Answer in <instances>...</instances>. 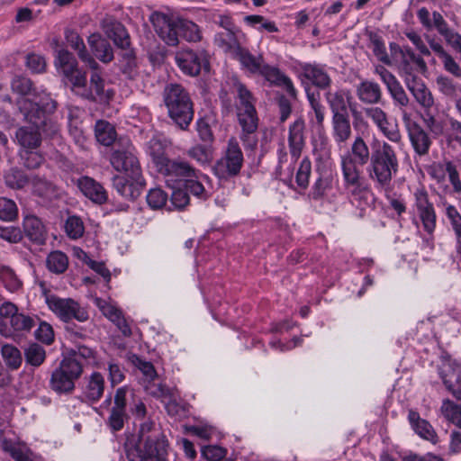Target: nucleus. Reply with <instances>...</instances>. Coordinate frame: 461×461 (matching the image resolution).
I'll use <instances>...</instances> for the list:
<instances>
[{
  "label": "nucleus",
  "mask_w": 461,
  "mask_h": 461,
  "mask_svg": "<svg viewBox=\"0 0 461 461\" xmlns=\"http://www.w3.org/2000/svg\"><path fill=\"white\" fill-rule=\"evenodd\" d=\"M113 168L122 175L113 177V186L125 199L134 200L142 193L146 182L135 148L128 138H120L110 156Z\"/></svg>",
  "instance_id": "1"
},
{
  "label": "nucleus",
  "mask_w": 461,
  "mask_h": 461,
  "mask_svg": "<svg viewBox=\"0 0 461 461\" xmlns=\"http://www.w3.org/2000/svg\"><path fill=\"white\" fill-rule=\"evenodd\" d=\"M156 33L168 46H177L179 36L189 42L202 40V32L192 21L175 17L162 12H154L149 17Z\"/></svg>",
  "instance_id": "2"
},
{
  "label": "nucleus",
  "mask_w": 461,
  "mask_h": 461,
  "mask_svg": "<svg viewBox=\"0 0 461 461\" xmlns=\"http://www.w3.org/2000/svg\"><path fill=\"white\" fill-rule=\"evenodd\" d=\"M399 171V159L395 149L386 141L374 147L366 174L378 190H388Z\"/></svg>",
  "instance_id": "3"
},
{
  "label": "nucleus",
  "mask_w": 461,
  "mask_h": 461,
  "mask_svg": "<svg viewBox=\"0 0 461 461\" xmlns=\"http://www.w3.org/2000/svg\"><path fill=\"white\" fill-rule=\"evenodd\" d=\"M18 106L24 119L29 123L42 127L47 136H54L59 131V125L47 115V112L56 108L55 102L45 91L33 90L31 98H20Z\"/></svg>",
  "instance_id": "4"
},
{
  "label": "nucleus",
  "mask_w": 461,
  "mask_h": 461,
  "mask_svg": "<svg viewBox=\"0 0 461 461\" xmlns=\"http://www.w3.org/2000/svg\"><path fill=\"white\" fill-rule=\"evenodd\" d=\"M163 102L174 123L183 131L187 130L194 118V104L185 88L180 84H167L163 91Z\"/></svg>",
  "instance_id": "5"
},
{
  "label": "nucleus",
  "mask_w": 461,
  "mask_h": 461,
  "mask_svg": "<svg viewBox=\"0 0 461 461\" xmlns=\"http://www.w3.org/2000/svg\"><path fill=\"white\" fill-rule=\"evenodd\" d=\"M63 81L75 95L82 98L106 101L111 97L110 91H104V80L95 73L91 74L88 83L86 73L77 68L65 75Z\"/></svg>",
  "instance_id": "6"
},
{
  "label": "nucleus",
  "mask_w": 461,
  "mask_h": 461,
  "mask_svg": "<svg viewBox=\"0 0 461 461\" xmlns=\"http://www.w3.org/2000/svg\"><path fill=\"white\" fill-rule=\"evenodd\" d=\"M82 373L83 366L80 362L76 358L64 357L50 375V387L59 394L71 393Z\"/></svg>",
  "instance_id": "7"
},
{
  "label": "nucleus",
  "mask_w": 461,
  "mask_h": 461,
  "mask_svg": "<svg viewBox=\"0 0 461 461\" xmlns=\"http://www.w3.org/2000/svg\"><path fill=\"white\" fill-rule=\"evenodd\" d=\"M244 156L236 140L231 137L222 151L221 157L216 161L213 171L219 178H230L238 176L243 167Z\"/></svg>",
  "instance_id": "8"
},
{
  "label": "nucleus",
  "mask_w": 461,
  "mask_h": 461,
  "mask_svg": "<svg viewBox=\"0 0 461 461\" xmlns=\"http://www.w3.org/2000/svg\"><path fill=\"white\" fill-rule=\"evenodd\" d=\"M390 50L392 55L399 59L398 71L403 81L418 77L416 72H427L428 67L421 54H416L411 47L391 43Z\"/></svg>",
  "instance_id": "9"
},
{
  "label": "nucleus",
  "mask_w": 461,
  "mask_h": 461,
  "mask_svg": "<svg viewBox=\"0 0 461 461\" xmlns=\"http://www.w3.org/2000/svg\"><path fill=\"white\" fill-rule=\"evenodd\" d=\"M167 441L165 436L147 437L143 445L127 447L129 461H167Z\"/></svg>",
  "instance_id": "10"
},
{
  "label": "nucleus",
  "mask_w": 461,
  "mask_h": 461,
  "mask_svg": "<svg viewBox=\"0 0 461 461\" xmlns=\"http://www.w3.org/2000/svg\"><path fill=\"white\" fill-rule=\"evenodd\" d=\"M371 159V153L362 137L355 138L350 150L340 155L339 164L342 175H363V167Z\"/></svg>",
  "instance_id": "11"
},
{
  "label": "nucleus",
  "mask_w": 461,
  "mask_h": 461,
  "mask_svg": "<svg viewBox=\"0 0 461 461\" xmlns=\"http://www.w3.org/2000/svg\"><path fill=\"white\" fill-rule=\"evenodd\" d=\"M413 203L411 206L413 222L418 226V221L428 234H432L437 225V214L430 202L429 193L424 187H418L412 194Z\"/></svg>",
  "instance_id": "12"
},
{
  "label": "nucleus",
  "mask_w": 461,
  "mask_h": 461,
  "mask_svg": "<svg viewBox=\"0 0 461 461\" xmlns=\"http://www.w3.org/2000/svg\"><path fill=\"white\" fill-rule=\"evenodd\" d=\"M46 303L49 309L65 322L71 320L85 322L89 318L86 309L72 298H61L50 294L46 296Z\"/></svg>",
  "instance_id": "13"
},
{
  "label": "nucleus",
  "mask_w": 461,
  "mask_h": 461,
  "mask_svg": "<svg viewBox=\"0 0 461 461\" xmlns=\"http://www.w3.org/2000/svg\"><path fill=\"white\" fill-rule=\"evenodd\" d=\"M349 201L360 210L371 204L372 190L363 175H342Z\"/></svg>",
  "instance_id": "14"
},
{
  "label": "nucleus",
  "mask_w": 461,
  "mask_h": 461,
  "mask_svg": "<svg viewBox=\"0 0 461 461\" xmlns=\"http://www.w3.org/2000/svg\"><path fill=\"white\" fill-rule=\"evenodd\" d=\"M364 113L368 120L377 128V130L388 140L393 143L402 141V134L398 124L393 122L387 113L379 106H367L364 108Z\"/></svg>",
  "instance_id": "15"
},
{
  "label": "nucleus",
  "mask_w": 461,
  "mask_h": 461,
  "mask_svg": "<svg viewBox=\"0 0 461 461\" xmlns=\"http://www.w3.org/2000/svg\"><path fill=\"white\" fill-rule=\"evenodd\" d=\"M166 177L168 185H184L191 177H196V171L188 162L183 160H167L158 169Z\"/></svg>",
  "instance_id": "16"
},
{
  "label": "nucleus",
  "mask_w": 461,
  "mask_h": 461,
  "mask_svg": "<svg viewBox=\"0 0 461 461\" xmlns=\"http://www.w3.org/2000/svg\"><path fill=\"white\" fill-rule=\"evenodd\" d=\"M178 68L188 76H197L202 68H207V59L203 51L195 53L191 50L176 52L175 57Z\"/></svg>",
  "instance_id": "17"
},
{
  "label": "nucleus",
  "mask_w": 461,
  "mask_h": 461,
  "mask_svg": "<svg viewBox=\"0 0 461 461\" xmlns=\"http://www.w3.org/2000/svg\"><path fill=\"white\" fill-rule=\"evenodd\" d=\"M258 75L265 78L272 86L284 88L292 97L296 96V89L289 77L283 73L277 67L264 63Z\"/></svg>",
  "instance_id": "18"
},
{
  "label": "nucleus",
  "mask_w": 461,
  "mask_h": 461,
  "mask_svg": "<svg viewBox=\"0 0 461 461\" xmlns=\"http://www.w3.org/2000/svg\"><path fill=\"white\" fill-rule=\"evenodd\" d=\"M406 123L408 136L411 144L419 156H425L429 153L432 140L429 133L416 122L409 121Z\"/></svg>",
  "instance_id": "19"
},
{
  "label": "nucleus",
  "mask_w": 461,
  "mask_h": 461,
  "mask_svg": "<svg viewBox=\"0 0 461 461\" xmlns=\"http://www.w3.org/2000/svg\"><path fill=\"white\" fill-rule=\"evenodd\" d=\"M105 380L99 372L86 375L82 385V395L88 402H97L104 395Z\"/></svg>",
  "instance_id": "20"
},
{
  "label": "nucleus",
  "mask_w": 461,
  "mask_h": 461,
  "mask_svg": "<svg viewBox=\"0 0 461 461\" xmlns=\"http://www.w3.org/2000/svg\"><path fill=\"white\" fill-rule=\"evenodd\" d=\"M415 101L424 109L429 110L435 104L434 96L425 82L419 77L404 81Z\"/></svg>",
  "instance_id": "21"
},
{
  "label": "nucleus",
  "mask_w": 461,
  "mask_h": 461,
  "mask_svg": "<svg viewBox=\"0 0 461 461\" xmlns=\"http://www.w3.org/2000/svg\"><path fill=\"white\" fill-rule=\"evenodd\" d=\"M30 124L20 127L15 132V139L23 150L37 149L41 143V133L46 135L42 127Z\"/></svg>",
  "instance_id": "22"
},
{
  "label": "nucleus",
  "mask_w": 461,
  "mask_h": 461,
  "mask_svg": "<svg viewBox=\"0 0 461 461\" xmlns=\"http://www.w3.org/2000/svg\"><path fill=\"white\" fill-rule=\"evenodd\" d=\"M302 76L312 85L326 89L331 85V78L324 66L320 64L304 63L301 65Z\"/></svg>",
  "instance_id": "23"
},
{
  "label": "nucleus",
  "mask_w": 461,
  "mask_h": 461,
  "mask_svg": "<svg viewBox=\"0 0 461 461\" xmlns=\"http://www.w3.org/2000/svg\"><path fill=\"white\" fill-rule=\"evenodd\" d=\"M440 376L447 390L458 401H461V367L457 365H445Z\"/></svg>",
  "instance_id": "24"
},
{
  "label": "nucleus",
  "mask_w": 461,
  "mask_h": 461,
  "mask_svg": "<svg viewBox=\"0 0 461 461\" xmlns=\"http://www.w3.org/2000/svg\"><path fill=\"white\" fill-rule=\"evenodd\" d=\"M229 80L231 91L236 95L237 111L256 108V98L247 86L237 77H231Z\"/></svg>",
  "instance_id": "25"
},
{
  "label": "nucleus",
  "mask_w": 461,
  "mask_h": 461,
  "mask_svg": "<svg viewBox=\"0 0 461 461\" xmlns=\"http://www.w3.org/2000/svg\"><path fill=\"white\" fill-rule=\"evenodd\" d=\"M358 100L370 106L381 103L383 92L380 85L372 80H363L356 86Z\"/></svg>",
  "instance_id": "26"
},
{
  "label": "nucleus",
  "mask_w": 461,
  "mask_h": 461,
  "mask_svg": "<svg viewBox=\"0 0 461 461\" xmlns=\"http://www.w3.org/2000/svg\"><path fill=\"white\" fill-rule=\"evenodd\" d=\"M95 304L102 312V313L118 327L123 335H131V328L127 324L120 309L100 298L95 299Z\"/></svg>",
  "instance_id": "27"
},
{
  "label": "nucleus",
  "mask_w": 461,
  "mask_h": 461,
  "mask_svg": "<svg viewBox=\"0 0 461 461\" xmlns=\"http://www.w3.org/2000/svg\"><path fill=\"white\" fill-rule=\"evenodd\" d=\"M304 122L299 118L289 127L288 143L290 154L293 159L296 160L301 156L304 146Z\"/></svg>",
  "instance_id": "28"
},
{
  "label": "nucleus",
  "mask_w": 461,
  "mask_h": 461,
  "mask_svg": "<svg viewBox=\"0 0 461 461\" xmlns=\"http://www.w3.org/2000/svg\"><path fill=\"white\" fill-rule=\"evenodd\" d=\"M77 186L85 196L96 203L102 204L107 200L104 188L91 177H80L77 180Z\"/></svg>",
  "instance_id": "29"
},
{
  "label": "nucleus",
  "mask_w": 461,
  "mask_h": 461,
  "mask_svg": "<svg viewBox=\"0 0 461 461\" xmlns=\"http://www.w3.org/2000/svg\"><path fill=\"white\" fill-rule=\"evenodd\" d=\"M325 99L331 110L332 115L348 113V104L352 99L350 92L347 89L329 90L325 93Z\"/></svg>",
  "instance_id": "30"
},
{
  "label": "nucleus",
  "mask_w": 461,
  "mask_h": 461,
  "mask_svg": "<svg viewBox=\"0 0 461 461\" xmlns=\"http://www.w3.org/2000/svg\"><path fill=\"white\" fill-rule=\"evenodd\" d=\"M105 34L113 40L120 49L130 47V36L125 27L115 20H106L103 24Z\"/></svg>",
  "instance_id": "31"
},
{
  "label": "nucleus",
  "mask_w": 461,
  "mask_h": 461,
  "mask_svg": "<svg viewBox=\"0 0 461 461\" xmlns=\"http://www.w3.org/2000/svg\"><path fill=\"white\" fill-rule=\"evenodd\" d=\"M1 448L15 461H35V455L24 443L4 438L1 441Z\"/></svg>",
  "instance_id": "32"
},
{
  "label": "nucleus",
  "mask_w": 461,
  "mask_h": 461,
  "mask_svg": "<svg viewBox=\"0 0 461 461\" xmlns=\"http://www.w3.org/2000/svg\"><path fill=\"white\" fill-rule=\"evenodd\" d=\"M23 230L32 241L43 244L46 240V229L41 219L35 215H27L23 219Z\"/></svg>",
  "instance_id": "33"
},
{
  "label": "nucleus",
  "mask_w": 461,
  "mask_h": 461,
  "mask_svg": "<svg viewBox=\"0 0 461 461\" xmlns=\"http://www.w3.org/2000/svg\"><path fill=\"white\" fill-rule=\"evenodd\" d=\"M231 57L239 60L242 68L253 75H258L265 63L262 55L254 56L249 50L242 47H240Z\"/></svg>",
  "instance_id": "34"
},
{
  "label": "nucleus",
  "mask_w": 461,
  "mask_h": 461,
  "mask_svg": "<svg viewBox=\"0 0 461 461\" xmlns=\"http://www.w3.org/2000/svg\"><path fill=\"white\" fill-rule=\"evenodd\" d=\"M88 44L96 58L104 62L109 63L113 59V51L110 43L100 34L93 33L88 37Z\"/></svg>",
  "instance_id": "35"
},
{
  "label": "nucleus",
  "mask_w": 461,
  "mask_h": 461,
  "mask_svg": "<svg viewBox=\"0 0 461 461\" xmlns=\"http://www.w3.org/2000/svg\"><path fill=\"white\" fill-rule=\"evenodd\" d=\"M18 307L11 303L5 302L0 306V334L5 338H11V330L14 329V316Z\"/></svg>",
  "instance_id": "36"
},
{
  "label": "nucleus",
  "mask_w": 461,
  "mask_h": 461,
  "mask_svg": "<svg viewBox=\"0 0 461 461\" xmlns=\"http://www.w3.org/2000/svg\"><path fill=\"white\" fill-rule=\"evenodd\" d=\"M386 88L393 99V104L402 112V121H409L410 115L406 113L405 108L409 105L410 99L399 80H395Z\"/></svg>",
  "instance_id": "37"
},
{
  "label": "nucleus",
  "mask_w": 461,
  "mask_h": 461,
  "mask_svg": "<svg viewBox=\"0 0 461 461\" xmlns=\"http://www.w3.org/2000/svg\"><path fill=\"white\" fill-rule=\"evenodd\" d=\"M239 123L242 129L240 139L246 140L249 134L254 133L258 129V118L256 108L252 110L237 111Z\"/></svg>",
  "instance_id": "38"
},
{
  "label": "nucleus",
  "mask_w": 461,
  "mask_h": 461,
  "mask_svg": "<svg viewBox=\"0 0 461 461\" xmlns=\"http://www.w3.org/2000/svg\"><path fill=\"white\" fill-rule=\"evenodd\" d=\"M333 137L336 142L343 143L351 135V127L348 113L332 115Z\"/></svg>",
  "instance_id": "39"
},
{
  "label": "nucleus",
  "mask_w": 461,
  "mask_h": 461,
  "mask_svg": "<svg viewBox=\"0 0 461 461\" xmlns=\"http://www.w3.org/2000/svg\"><path fill=\"white\" fill-rule=\"evenodd\" d=\"M95 135L99 143L104 146H111L117 139L115 128L110 122L99 120L95 126Z\"/></svg>",
  "instance_id": "40"
},
{
  "label": "nucleus",
  "mask_w": 461,
  "mask_h": 461,
  "mask_svg": "<svg viewBox=\"0 0 461 461\" xmlns=\"http://www.w3.org/2000/svg\"><path fill=\"white\" fill-rule=\"evenodd\" d=\"M305 90L311 106V112L309 113L311 121L312 123L321 126L325 117V107L321 102L320 93L311 92L309 88Z\"/></svg>",
  "instance_id": "41"
},
{
  "label": "nucleus",
  "mask_w": 461,
  "mask_h": 461,
  "mask_svg": "<svg viewBox=\"0 0 461 461\" xmlns=\"http://www.w3.org/2000/svg\"><path fill=\"white\" fill-rule=\"evenodd\" d=\"M215 43L220 47L224 52L232 56L234 52H236L240 47V43L237 41L235 33L230 27H227V30L221 32L215 35L214 38Z\"/></svg>",
  "instance_id": "42"
},
{
  "label": "nucleus",
  "mask_w": 461,
  "mask_h": 461,
  "mask_svg": "<svg viewBox=\"0 0 461 461\" xmlns=\"http://www.w3.org/2000/svg\"><path fill=\"white\" fill-rule=\"evenodd\" d=\"M5 184L7 187L19 190L23 189L29 184L28 176L18 167H11L4 174Z\"/></svg>",
  "instance_id": "43"
},
{
  "label": "nucleus",
  "mask_w": 461,
  "mask_h": 461,
  "mask_svg": "<svg viewBox=\"0 0 461 461\" xmlns=\"http://www.w3.org/2000/svg\"><path fill=\"white\" fill-rule=\"evenodd\" d=\"M55 66L63 77L78 68L76 58L65 49H60L57 51Z\"/></svg>",
  "instance_id": "44"
},
{
  "label": "nucleus",
  "mask_w": 461,
  "mask_h": 461,
  "mask_svg": "<svg viewBox=\"0 0 461 461\" xmlns=\"http://www.w3.org/2000/svg\"><path fill=\"white\" fill-rule=\"evenodd\" d=\"M436 86L439 93L450 99H456L461 93V86L452 78L439 75L436 77Z\"/></svg>",
  "instance_id": "45"
},
{
  "label": "nucleus",
  "mask_w": 461,
  "mask_h": 461,
  "mask_svg": "<svg viewBox=\"0 0 461 461\" xmlns=\"http://www.w3.org/2000/svg\"><path fill=\"white\" fill-rule=\"evenodd\" d=\"M120 66L122 73L129 78H134L138 74V64L134 51L130 47L122 49Z\"/></svg>",
  "instance_id": "46"
},
{
  "label": "nucleus",
  "mask_w": 461,
  "mask_h": 461,
  "mask_svg": "<svg viewBox=\"0 0 461 461\" xmlns=\"http://www.w3.org/2000/svg\"><path fill=\"white\" fill-rule=\"evenodd\" d=\"M1 355L6 366L12 370H17L23 362L21 351L12 344H4L1 348Z\"/></svg>",
  "instance_id": "47"
},
{
  "label": "nucleus",
  "mask_w": 461,
  "mask_h": 461,
  "mask_svg": "<svg viewBox=\"0 0 461 461\" xmlns=\"http://www.w3.org/2000/svg\"><path fill=\"white\" fill-rule=\"evenodd\" d=\"M0 281L5 287L10 292L18 291L23 283L17 276L16 273L9 266L0 263Z\"/></svg>",
  "instance_id": "48"
},
{
  "label": "nucleus",
  "mask_w": 461,
  "mask_h": 461,
  "mask_svg": "<svg viewBox=\"0 0 461 461\" xmlns=\"http://www.w3.org/2000/svg\"><path fill=\"white\" fill-rule=\"evenodd\" d=\"M38 319L17 312L14 316V329L11 330V339H14L19 333L30 332L37 324Z\"/></svg>",
  "instance_id": "49"
},
{
  "label": "nucleus",
  "mask_w": 461,
  "mask_h": 461,
  "mask_svg": "<svg viewBox=\"0 0 461 461\" xmlns=\"http://www.w3.org/2000/svg\"><path fill=\"white\" fill-rule=\"evenodd\" d=\"M146 151L151 157L158 169L163 166L164 163H167L168 159L165 156V147L163 143L157 138H152L148 141Z\"/></svg>",
  "instance_id": "50"
},
{
  "label": "nucleus",
  "mask_w": 461,
  "mask_h": 461,
  "mask_svg": "<svg viewBox=\"0 0 461 461\" xmlns=\"http://www.w3.org/2000/svg\"><path fill=\"white\" fill-rule=\"evenodd\" d=\"M440 411L446 420L461 429V405L449 399H445L442 402Z\"/></svg>",
  "instance_id": "51"
},
{
  "label": "nucleus",
  "mask_w": 461,
  "mask_h": 461,
  "mask_svg": "<svg viewBox=\"0 0 461 461\" xmlns=\"http://www.w3.org/2000/svg\"><path fill=\"white\" fill-rule=\"evenodd\" d=\"M46 264L50 271L55 274H62L68 267V258L61 251H53L48 256Z\"/></svg>",
  "instance_id": "52"
},
{
  "label": "nucleus",
  "mask_w": 461,
  "mask_h": 461,
  "mask_svg": "<svg viewBox=\"0 0 461 461\" xmlns=\"http://www.w3.org/2000/svg\"><path fill=\"white\" fill-rule=\"evenodd\" d=\"M24 357L27 364L37 367L45 361L46 351L42 346L32 343L25 348Z\"/></svg>",
  "instance_id": "53"
},
{
  "label": "nucleus",
  "mask_w": 461,
  "mask_h": 461,
  "mask_svg": "<svg viewBox=\"0 0 461 461\" xmlns=\"http://www.w3.org/2000/svg\"><path fill=\"white\" fill-rule=\"evenodd\" d=\"M187 155L200 165H207L212 160L213 149L210 146L197 144L188 149Z\"/></svg>",
  "instance_id": "54"
},
{
  "label": "nucleus",
  "mask_w": 461,
  "mask_h": 461,
  "mask_svg": "<svg viewBox=\"0 0 461 461\" xmlns=\"http://www.w3.org/2000/svg\"><path fill=\"white\" fill-rule=\"evenodd\" d=\"M445 214L454 231L456 242H461V213L452 204H447Z\"/></svg>",
  "instance_id": "55"
},
{
  "label": "nucleus",
  "mask_w": 461,
  "mask_h": 461,
  "mask_svg": "<svg viewBox=\"0 0 461 461\" xmlns=\"http://www.w3.org/2000/svg\"><path fill=\"white\" fill-rule=\"evenodd\" d=\"M11 87L14 93L22 95L21 98H31L34 90L31 79L21 76L13 78Z\"/></svg>",
  "instance_id": "56"
},
{
  "label": "nucleus",
  "mask_w": 461,
  "mask_h": 461,
  "mask_svg": "<svg viewBox=\"0 0 461 461\" xmlns=\"http://www.w3.org/2000/svg\"><path fill=\"white\" fill-rule=\"evenodd\" d=\"M33 193L43 198H51L55 195V186L49 181L39 176L32 179Z\"/></svg>",
  "instance_id": "57"
},
{
  "label": "nucleus",
  "mask_w": 461,
  "mask_h": 461,
  "mask_svg": "<svg viewBox=\"0 0 461 461\" xmlns=\"http://www.w3.org/2000/svg\"><path fill=\"white\" fill-rule=\"evenodd\" d=\"M245 22L256 28L257 30L258 31H267L268 32H278V28L277 26L276 25V23L272 21H269L267 19H266L264 16L262 15H256V14H253V15H247L245 18H244Z\"/></svg>",
  "instance_id": "58"
},
{
  "label": "nucleus",
  "mask_w": 461,
  "mask_h": 461,
  "mask_svg": "<svg viewBox=\"0 0 461 461\" xmlns=\"http://www.w3.org/2000/svg\"><path fill=\"white\" fill-rule=\"evenodd\" d=\"M145 389L149 394L158 399H160L163 402H170L174 399V392L163 384H151L149 383L145 385Z\"/></svg>",
  "instance_id": "59"
},
{
  "label": "nucleus",
  "mask_w": 461,
  "mask_h": 461,
  "mask_svg": "<svg viewBox=\"0 0 461 461\" xmlns=\"http://www.w3.org/2000/svg\"><path fill=\"white\" fill-rule=\"evenodd\" d=\"M18 216V208L14 201L0 197V220L12 221Z\"/></svg>",
  "instance_id": "60"
},
{
  "label": "nucleus",
  "mask_w": 461,
  "mask_h": 461,
  "mask_svg": "<svg viewBox=\"0 0 461 461\" xmlns=\"http://www.w3.org/2000/svg\"><path fill=\"white\" fill-rule=\"evenodd\" d=\"M311 172V160L308 158H303L300 163L295 176L296 184L300 188L305 190L308 187Z\"/></svg>",
  "instance_id": "61"
},
{
  "label": "nucleus",
  "mask_w": 461,
  "mask_h": 461,
  "mask_svg": "<svg viewBox=\"0 0 461 461\" xmlns=\"http://www.w3.org/2000/svg\"><path fill=\"white\" fill-rule=\"evenodd\" d=\"M65 230L69 238L77 240L84 234V223L79 217L70 216L66 221Z\"/></svg>",
  "instance_id": "62"
},
{
  "label": "nucleus",
  "mask_w": 461,
  "mask_h": 461,
  "mask_svg": "<svg viewBox=\"0 0 461 461\" xmlns=\"http://www.w3.org/2000/svg\"><path fill=\"white\" fill-rule=\"evenodd\" d=\"M20 157L23 161V165L29 169L39 167L44 161V158L41 154L31 149L21 151Z\"/></svg>",
  "instance_id": "63"
},
{
  "label": "nucleus",
  "mask_w": 461,
  "mask_h": 461,
  "mask_svg": "<svg viewBox=\"0 0 461 461\" xmlns=\"http://www.w3.org/2000/svg\"><path fill=\"white\" fill-rule=\"evenodd\" d=\"M147 203L154 210L162 208L167 201V194L160 188L150 189L147 194Z\"/></svg>",
  "instance_id": "64"
}]
</instances>
